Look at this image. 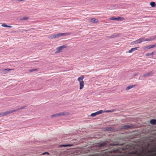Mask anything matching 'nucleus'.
<instances>
[{
  "mask_svg": "<svg viewBox=\"0 0 156 156\" xmlns=\"http://www.w3.org/2000/svg\"><path fill=\"white\" fill-rule=\"evenodd\" d=\"M156 44H154L153 45H150L151 48H153L154 47H156Z\"/></svg>",
  "mask_w": 156,
  "mask_h": 156,
  "instance_id": "24",
  "label": "nucleus"
},
{
  "mask_svg": "<svg viewBox=\"0 0 156 156\" xmlns=\"http://www.w3.org/2000/svg\"><path fill=\"white\" fill-rule=\"evenodd\" d=\"M145 55L146 56H149V55H151V53H147Z\"/></svg>",
  "mask_w": 156,
  "mask_h": 156,
  "instance_id": "25",
  "label": "nucleus"
},
{
  "mask_svg": "<svg viewBox=\"0 0 156 156\" xmlns=\"http://www.w3.org/2000/svg\"><path fill=\"white\" fill-rule=\"evenodd\" d=\"M155 37H150L148 39H145V38L143 37L141 38L133 41V43L134 44H136L141 43L143 41H151L154 40L155 39Z\"/></svg>",
  "mask_w": 156,
  "mask_h": 156,
  "instance_id": "1",
  "label": "nucleus"
},
{
  "mask_svg": "<svg viewBox=\"0 0 156 156\" xmlns=\"http://www.w3.org/2000/svg\"><path fill=\"white\" fill-rule=\"evenodd\" d=\"M84 78V76L83 75L81 76L78 77L77 79V80L79 82L80 84V89H82L84 87V82L83 80Z\"/></svg>",
  "mask_w": 156,
  "mask_h": 156,
  "instance_id": "2",
  "label": "nucleus"
},
{
  "mask_svg": "<svg viewBox=\"0 0 156 156\" xmlns=\"http://www.w3.org/2000/svg\"><path fill=\"white\" fill-rule=\"evenodd\" d=\"M69 115V113L68 112H62L58 114H56L51 116V117H53L56 116H59L61 115Z\"/></svg>",
  "mask_w": 156,
  "mask_h": 156,
  "instance_id": "6",
  "label": "nucleus"
},
{
  "mask_svg": "<svg viewBox=\"0 0 156 156\" xmlns=\"http://www.w3.org/2000/svg\"><path fill=\"white\" fill-rule=\"evenodd\" d=\"M111 128H108V129H107V130L108 131H111Z\"/></svg>",
  "mask_w": 156,
  "mask_h": 156,
  "instance_id": "28",
  "label": "nucleus"
},
{
  "mask_svg": "<svg viewBox=\"0 0 156 156\" xmlns=\"http://www.w3.org/2000/svg\"><path fill=\"white\" fill-rule=\"evenodd\" d=\"M14 111H9L4 112L0 113V117L5 116L8 114H9L12 113Z\"/></svg>",
  "mask_w": 156,
  "mask_h": 156,
  "instance_id": "7",
  "label": "nucleus"
},
{
  "mask_svg": "<svg viewBox=\"0 0 156 156\" xmlns=\"http://www.w3.org/2000/svg\"><path fill=\"white\" fill-rule=\"evenodd\" d=\"M110 19L113 20H116L117 21H121L124 20V19L123 17H118L117 18L112 17L110 18Z\"/></svg>",
  "mask_w": 156,
  "mask_h": 156,
  "instance_id": "8",
  "label": "nucleus"
},
{
  "mask_svg": "<svg viewBox=\"0 0 156 156\" xmlns=\"http://www.w3.org/2000/svg\"><path fill=\"white\" fill-rule=\"evenodd\" d=\"M67 33H62L58 34H52L50 35V37L51 39L55 38L57 37H58L62 36L67 35Z\"/></svg>",
  "mask_w": 156,
  "mask_h": 156,
  "instance_id": "4",
  "label": "nucleus"
},
{
  "mask_svg": "<svg viewBox=\"0 0 156 156\" xmlns=\"http://www.w3.org/2000/svg\"><path fill=\"white\" fill-rule=\"evenodd\" d=\"M150 45L145 46L143 47V49L144 50L149 49H151Z\"/></svg>",
  "mask_w": 156,
  "mask_h": 156,
  "instance_id": "19",
  "label": "nucleus"
},
{
  "mask_svg": "<svg viewBox=\"0 0 156 156\" xmlns=\"http://www.w3.org/2000/svg\"><path fill=\"white\" fill-rule=\"evenodd\" d=\"M150 5L152 7H155L156 5V4L154 2H150Z\"/></svg>",
  "mask_w": 156,
  "mask_h": 156,
  "instance_id": "20",
  "label": "nucleus"
},
{
  "mask_svg": "<svg viewBox=\"0 0 156 156\" xmlns=\"http://www.w3.org/2000/svg\"><path fill=\"white\" fill-rule=\"evenodd\" d=\"M37 70H38V69H35L30 70L29 71V72H30L31 73V72H32L34 71H37Z\"/></svg>",
  "mask_w": 156,
  "mask_h": 156,
  "instance_id": "23",
  "label": "nucleus"
},
{
  "mask_svg": "<svg viewBox=\"0 0 156 156\" xmlns=\"http://www.w3.org/2000/svg\"><path fill=\"white\" fill-rule=\"evenodd\" d=\"M119 34H115L113 35L110 36H109V37L110 38H113L116 37L118 36H119Z\"/></svg>",
  "mask_w": 156,
  "mask_h": 156,
  "instance_id": "16",
  "label": "nucleus"
},
{
  "mask_svg": "<svg viewBox=\"0 0 156 156\" xmlns=\"http://www.w3.org/2000/svg\"><path fill=\"white\" fill-rule=\"evenodd\" d=\"M154 51L152 52V53H151V55H152L154 54Z\"/></svg>",
  "mask_w": 156,
  "mask_h": 156,
  "instance_id": "29",
  "label": "nucleus"
},
{
  "mask_svg": "<svg viewBox=\"0 0 156 156\" xmlns=\"http://www.w3.org/2000/svg\"><path fill=\"white\" fill-rule=\"evenodd\" d=\"M67 47V46L66 45H64L61 46H60L57 48V51L55 52V53H58L62 52V50L64 48H66Z\"/></svg>",
  "mask_w": 156,
  "mask_h": 156,
  "instance_id": "5",
  "label": "nucleus"
},
{
  "mask_svg": "<svg viewBox=\"0 0 156 156\" xmlns=\"http://www.w3.org/2000/svg\"><path fill=\"white\" fill-rule=\"evenodd\" d=\"M154 37H155V38H156V37H155V36H154Z\"/></svg>",
  "mask_w": 156,
  "mask_h": 156,
  "instance_id": "30",
  "label": "nucleus"
},
{
  "mask_svg": "<svg viewBox=\"0 0 156 156\" xmlns=\"http://www.w3.org/2000/svg\"><path fill=\"white\" fill-rule=\"evenodd\" d=\"M2 27H9V28H11L12 27L10 26H7L6 24L5 23H2Z\"/></svg>",
  "mask_w": 156,
  "mask_h": 156,
  "instance_id": "17",
  "label": "nucleus"
},
{
  "mask_svg": "<svg viewBox=\"0 0 156 156\" xmlns=\"http://www.w3.org/2000/svg\"><path fill=\"white\" fill-rule=\"evenodd\" d=\"M106 145V143L104 142L101 144H98V146L99 147H102L105 146Z\"/></svg>",
  "mask_w": 156,
  "mask_h": 156,
  "instance_id": "14",
  "label": "nucleus"
},
{
  "mask_svg": "<svg viewBox=\"0 0 156 156\" xmlns=\"http://www.w3.org/2000/svg\"><path fill=\"white\" fill-rule=\"evenodd\" d=\"M139 47H136L134 48H132L128 52L131 53L133 51H134L137 50Z\"/></svg>",
  "mask_w": 156,
  "mask_h": 156,
  "instance_id": "12",
  "label": "nucleus"
},
{
  "mask_svg": "<svg viewBox=\"0 0 156 156\" xmlns=\"http://www.w3.org/2000/svg\"><path fill=\"white\" fill-rule=\"evenodd\" d=\"M28 19H29L28 17L25 16V17H23L21 19H20V20H28Z\"/></svg>",
  "mask_w": 156,
  "mask_h": 156,
  "instance_id": "22",
  "label": "nucleus"
},
{
  "mask_svg": "<svg viewBox=\"0 0 156 156\" xmlns=\"http://www.w3.org/2000/svg\"><path fill=\"white\" fill-rule=\"evenodd\" d=\"M133 127V126L132 125H125L122 126L121 129H127L129 128H132Z\"/></svg>",
  "mask_w": 156,
  "mask_h": 156,
  "instance_id": "9",
  "label": "nucleus"
},
{
  "mask_svg": "<svg viewBox=\"0 0 156 156\" xmlns=\"http://www.w3.org/2000/svg\"><path fill=\"white\" fill-rule=\"evenodd\" d=\"M12 70V69H4V71H9L10 70Z\"/></svg>",
  "mask_w": 156,
  "mask_h": 156,
  "instance_id": "26",
  "label": "nucleus"
},
{
  "mask_svg": "<svg viewBox=\"0 0 156 156\" xmlns=\"http://www.w3.org/2000/svg\"><path fill=\"white\" fill-rule=\"evenodd\" d=\"M90 21L91 22L94 23H97L98 22V20L95 18H93L92 19H90Z\"/></svg>",
  "mask_w": 156,
  "mask_h": 156,
  "instance_id": "11",
  "label": "nucleus"
},
{
  "mask_svg": "<svg viewBox=\"0 0 156 156\" xmlns=\"http://www.w3.org/2000/svg\"><path fill=\"white\" fill-rule=\"evenodd\" d=\"M72 145L71 144H65V145H62L59 146L60 147H70L72 146Z\"/></svg>",
  "mask_w": 156,
  "mask_h": 156,
  "instance_id": "21",
  "label": "nucleus"
},
{
  "mask_svg": "<svg viewBox=\"0 0 156 156\" xmlns=\"http://www.w3.org/2000/svg\"><path fill=\"white\" fill-rule=\"evenodd\" d=\"M135 86V85H132L129 86L126 88V90H129Z\"/></svg>",
  "mask_w": 156,
  "mask_h": 156,
  "instance_id": "15",
  "label": "nucleus"
},
{
  "mask_svg": "<svg viewBox=\"0 0 156 156\" xmlns=\"http://www.w3.org/2000/svg\"><path fill=\"white\" fill-rule=\"evenodd\" d=\"M113 112V111L111 110H105V111H103V110H99L95 113H92L91 114L90 116L92 117H94L96 116L97 115L102 114L104 112Z\"/></svg>",
  "mask_w": 156,
  "mask_h": 156,
  "instance_id": "3",
  "label": "nucleus"
},
{
  "mask_svg": "<svg viewBox=\"0 0 156 156\" xmlns=\"http://www.w3.org/2000/svg\"><path fill=\"white\" fill-rule=\"evenodd\" d=\"M48 154L49 153H48L47 152H45V153H43L42 154H43V155H44V154Z\"/></svg>",
  "mask_w": 156,
  "mask_h": 156,
  "instance_id": "27",
  "label": "nucleus"
},
{
  "mask_svg": "<svg viewBox=\"0 0 156 156\" xmlns=\"http://www.w3.org/2000/svg\"><path fill=\"white\" fill-rule=\"evenodd\" d=\"M150 123L153 125H156V120L154 119H151L150 121Z\"/></svg>",
  "mask_w": 156,
  "mask_h": 156,
  "instance_id": "13",
  "label": "nucleus"
},
{
  "mask_svg": "<svg viewBox=\"0 0 156 156\" xmlns=\"http://www.w3.org/2000/svg\"><path fill=\"white\" fill-rule=\"evenodd\" d=\"M152 72H150L149 73H146L144 74L143 75V77H146L148 76H151L153 74Z\"/></svg>",
  "mask_w": 156,
  "mask_h": 156,
  "instance_id": "10",
  "label": "nucleus"
},
{
  "mask_svg": "<svg viewBox=\"0 0 156 156\" xmlns=\"http://www.w3.org/2000/svg\"><path fill=\"white\" fill-rule=\"evenodd\" d=\"M25 107H26V106H22V107H21L20 108H19L18 109H16L14 110H13L12 111H14L13 112H16L20 109H24Z\"/></svg>",
  "mask_w": 156,
  "mask_h": 156,
  "instance_id": "18",
  "label": "nucleus"
}]
</instances>
